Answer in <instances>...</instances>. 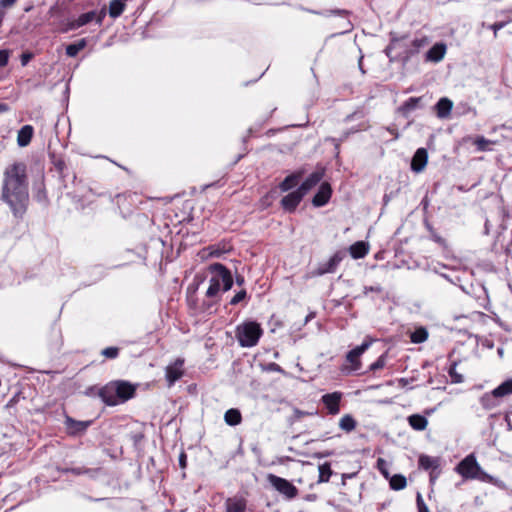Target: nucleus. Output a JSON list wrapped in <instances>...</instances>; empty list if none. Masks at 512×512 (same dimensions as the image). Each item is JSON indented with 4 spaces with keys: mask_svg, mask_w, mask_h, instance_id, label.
<instances>
[{
    "mask_svg": "<svg viewBox=\"0 0 512 512\" xmlns=\"http://www.w3.org/2000/svg\"><path fill=\"white\" fill-rule=\"evenodd\" d=\"M4 175L3 199L14 216L21 218L29 202L26 165L22 162L14 163L6 168Z\"/></svg>",
    "mask_w": 512,
    "mask_h": 512,
    "instance_id": "nucleus-1",
    "label": "nucleus"
},
{
    "mask_svg": "<svg viewBox=\"0 0 512 512\" xmlns=\"http://www.w3.org/2000/svg\"><path fill=\"white\" fill-rule=\"evenodd\" d=\"M136 387L128 381L115 380L98 390V396L108 406H116L133 398Z\"/></svg>",
    "mask_w": 512,
    "mask_h": 512,
    "instance_id": "nucleus-2",
    "label": "nucleus"
},
{
    "mask_svg": "<svg viewBox=\"0 0 512 512\" xmlns=\"http://www.w3.org/2000/svg\"><path fill=\"white\" fill-rule=\"evenodd\" d=\"M263 330L256 321H245L235 330L236 339L241 347H254L257 345Z\"/></svg>",
    "mask_w": 512,
    "mask_h": 512,
    "instance_id": "nucleus-3",
    "label": "nucleus"
},
{
    "mask_svg": "<svg viewBox=\"0 0 512 512\" xmlns=\"http://www.w3.org/2000/svg\"><path fill=\"white\" fill-rule=\"evenodd\" d=\"M455 471L464 479H477L482 481V474L486 472L481 468L474 454L467 455L455 467Z\"/></svg>",
    "mask_w": 512,
    "mask_h": 512,
    "instance_id": "nucleus-4",
    "label": "nucleus"
},
{
    "mask_svg": "<svg viewBox=\"0 0 512 512\" xmlns=\"http://www.w3.org/2000/svg\"><path fill=\"white\" fill-rule=\"evenodd\" d=\"M269 484L286 499L292 500L298 495V489L290 481L274 474L267 475Z\"/></svg>",
    "mask_w": 512,
    "mask_h": 512,
    "instance_id": "nucleus-5",
    "label": "nucleus"
},
{
    "mask_svg": "<svg viewBox=\"0 0 512 512\" xmlns=\"http://www.w3.org/2000/svg\"><path fill=\"white\" fill-rule=\"evenodd\" d=\"M212 279L217 280L222 285L223 291H228L233 286V277L231 272L221 263H213L209 266Z\"/></svg>",
    "mask_w": 512,
    "mask_h": 512,
    "instance_id": "nucleus-6",
    "label": "nucleus"
},
{
    "mask_svg": "<svg viewBox=\"0 0 512 512\" xmlns=\"http://www.w3.org/2000/svg\"><path fill=\"white\" fill-rule=\"evenodd\" d=\"M184 360L178 358L174 363L168 365L165 369V378L168 384V387H171L175 384L176 381L181 379L184 374L183 370Z\"/></svg>",
    "mask_w": 512,
    "mask_h": 512,
    "instance_id": "nucleus-7",
    "label": "nucleus"
},
{
    "mask_svg": "<svg viewBox=\"0 0 512 512\" xmlns=\"http://www.w3.org/2000/svg\"><path fill=\"white\" fill-rule=\"evenodd\" d=\"M304 193H302L298 188L287 195H285L281 201L280 205L282 209L286 212L292 213L296 210L298 205L304 198Z\"/></svg>",
    "mask_w": 512,
    "mask_h": 512,
    "instance_id": "nucleus-8",
    "label": "nucleus"
},
{
    "mask_svg": "<svg viewBox=\"0 0 512 512\" xmlns=\"http://www.w3.org/2000/svg\"><path fill=\"white\" fill-rule=\"evenodd\" d=\"M343 393L340 391H335L332 393L324 394L321 397V402L328 410V413L331 415H336L340 412V402L342 400Z\"/></svg>",
    "mask_w": 512,
    "mask_h": 512,
    "instance_id": "nucleus-9",
    "label": "nucleus"
},
{
    "mask_svg": "<svg viewBox=\"0 0 512 512\" xmlns=\"http://www.w3.org/2000/svg\"><path fill=\"white\" fill-rule=\"evenodd\" d=\"M344 258L343 252H336L328 261L320 263L314 272V275L321 276L328 273H334Z\"/></svg>",
    "mask_w": 512,
    "mask_h": 512,
    "instance_id": "nucleus-10",
    "label": "nucleus"
},
{
    "mask_svg": "<svg viewBox=\"0 0 512 512\" xmlns=\"http://www.w3.org/2000/svg\"><path fill=\"white\" fill-rule=\"evenodd\" d=\"M64 424L69 435L78 436L83 434L88 429V427L92 424V421H80L75 420L70 416H66Z\"/></svg>",
    "mask_w": 512,
    "mask_h": 512,
    "instance_id": "nucleus-11",
    "label": "nucleus"
},
{
    "mask_svg": "<svg viewBox=\"0 0 512 512\" xmlns=\"http://www.w3.org/2000/svg\"><path fill=\"white\" fill-rule=\"evenodd\" d=\"M331 194H332V189H331L330 184H328L326 182L322 183L320 185L317 193L312 198V204L315 207H322V206L326 205L331 198Z\"/></svg>",
    "mask_w": 512,
    "mask_h": 512,
    "instance_id": "nucleus-12",
    "label": "nucleus"
},
{
    "mask_svg": "<svg viewBox=\"0 0 512 512\" xmlns=\"http://www.w3.org/2000/svg\"><path fill=\"white\" fill-rule=\"evenodd\" d=\"M105 16H106V10L104 8L101 9L99 12L93 10V11H89V12L81 14L76 19V22L79 27H82V26L92 22L93 20H95L97 24L101 25Z\"/></svg>",
    "mask_w": 512,
    "mask_h": 512,
    "instance_id": "nucleus-13",
    "label": "nucleus"
},
{
    "mask_svg": "<svg viewBox=\"0 0 512 512\" xmlns=\"http://www.w3.org/2000/svg\"><path fill=\"white\" fill-rule=\"evenodd\" d=\"M303 175L304 170H298L286 176L284 180L279 184L280 191L288 192L295 188L303 178Z\"/></svg>",
    "mask_w": 512,
    "mask_h": 512,
    "instance_id": "nucleus-14",
    "label": "nucleus"
},
{
    "mask_svg": "<svg viewBox=\"0 0 512 512\" xmlns=\"http://www.w3.org/2000/svg\"><path fill=\"white\" fill-rule=\"evenodd\" d=\"M324 171L316 170L312 172L298 187V189L306 195L312 188H314L323 178Z\"/></svg>",
    "mask_w": 512,
    "mask_h": 512,
    "instance_id": "nucleus-15",
    "label": "nucleus"
},
{
    "mask_svg": "<svg viewBox=\"0 0 512 512\" xmlns=\"http://www.w3.org/2000/svg\"><path fill=\"white\" fill-rule=\"evenodd\" d=\"M428 161V153L425 148H418L411 161V169L416 173L424 170Z\"/></svg>",
    "mask_w": 512,
    "mask_h": 512,
    "instance_id": "nucleus-16",
    "label": "nucleus"
},
{
    "mask_svg": "<svg viewBox=\"0 0 512 512\" xmlns=\"http://www.w3.org/2000/svg\"><path fill=\"white\" fill-rule=\"evenodd\" d=\"M502 396L497 393V388L485 393L480 398V403L485 410H492L501 404Z\"/></svg>",
    "mask_w": 512,
    "mask_h": 512,
    "instance_id": "nucleus-17",
    "label": "nucleus"
},
{
    "mask_svg": "<svg viewBox=\"0 0 512 512\" xmlns=\"http://www.w3.org/2000/svg\"><path fill=\"white\" fill-rule=\"evenodd\" d=\"M373 342V339L367 337L363 343L355 348H353L352 350H350L347 355H346V359L348 362H350L351 364H359V357L371 346Z\"/></svg>",
    "mask_w": 512,
    "mask_h": 512,
    "instance_id": "nucleus-18",
    "label": "nucleus"
},
{
    "mask_svg": "<svg viewBox=\"0 0 512 512\" xmlns=\"http://www.w3.org/2000/svg\"><path fill=\"white\" fill-rule=\"evenodd\" d=\"M446 49H447L446 45L442 42L434 44L426 52V56H425L426 61H430V62H434V63L440 62L445 56Z\"/></svg>",
    "mask_w": 512,
    "mask_h": 512,
    "instance_id": "nucleus-19",
    "label": "nucleus"
},
{
    "mask_svg": "<svg viewBox=\"0 0 512 512\" xmlns=\"http://www.w3.org/2000/svg\"><path fill=\"white\" fill-rule=\"evenodd\" d=\"M434 108L438 118L447 119L451 114L453 102L447 97H442L435 104Z\"/></svg>",
    "mask_w": 512,
    "mask_h": 512,
    "instance_id": "nucleus-20",
    "label": "nucleus"
},
{
    "mask_svg": "<svg viewBox=\"0 0 512 512\" xmlns=\"http://www.w3.org/2000/svg\"><path fill=\"white\" fill-rule=\"evenodd\" d=\"M226 512H245L246 501L243 498L231 497L225 501Z\"/></svg>",
    "mask_w": 512,
    "mask_h": 512,
    "instance_id": "nucleus-21",
    "label": "nucleus"
},
{
    "mask_svg": "<svg viewBox=\"0 0 512 512\" xmlns=\"http://www.w3.org/2000/svg\"><path fill=\"white\" fill-rule=\"evenodd\" d=\"M62 473H72L74 475H88L91 478H95L99 473L98 468H86V467H66L59 469Z\"/></svg>",
    "mask_w": 512,
    "mask_h": 512,
    "instance_id": "nucleus-22",
    "label": "nucleus"
},
{
    "mask_svg": "<svg viewBox=\"0 0 512 512\" xmlns=\"http://www.w3.org/2000/svg\"><path fill=\"white\" fill-rule=\"evenodd\" d=\"M369 246L364 241H357L349 247V253L354 259H361L367 255Z\"/></svg>",
    "mask_w": 512,
    "mask_h": 512,
    "instance_id": "nucleus-23",
    "label": "nucleus"
},
{
    "mask_svg": "<svg viewBox=\"0 0 512 512\" xmlns=\"http://www.w3.org/2000/svg\"><path fill=\"white\" fill-rule=\"evenodd\" d=\"M419 466L424 470H431L432 473L435 470H438L440 467V460L436 457H431L428 455H421L419 457Z\"/></svg>",
    "mask_w": 512,
    "mask_h": 512,
    "instance_id": "nucleus-24",
    "label": "nucleus"
},
{
    "mask_svg": "<svg viewBox=\"0 0 512 512\" xmlns=\"http://www.w3.org/2000/svg\"><path fill=\"white\" fill-rule=\"evenodd\" d=\"M407 421L411 428L416 431H423L428 425V420L424 415L412 414L407 418Z\"/></svg>",
    "mask_w": 512,
    "mask_h": 512,
    "instance_id": "nucleus-25",
    "label": "nucleus"
},
{
    "mask_svg": "<svg viewBox=\"0 0 512 512\" xmlns=\"http://www.w3.org/2000/svg\"><path fill=\"white\" fill-rule=\"evenodd\" d=\"M33 136V127L30 125H24L19 131L17 136V143L20 147L27 146Z\"/></svg>",
    "mask_w": 512,
    "mask_h": 512,
    "instance_id": "nucleus-26",
    "label": "nucleus"
},
{
    "mask_svg": "<svg viewBox=\"0 0 512 512\" xmlns=\"http://www.w3.org/2000/svg\"><path fill=\"white\" fill-rule=\"evenodd\" d=\"M224 420L229 426H236L241 423L242 416L238 409H228L224 414Z\"/></svg>",
    "mask_w": 512,
    "mask_h": 512,
    "instance_id": "nucleus-27",
    "label": "nucleus"
},
{
    "mask_svg": "<svg viewBox=\"0 0 512 512\" xmlns=\"http://www.w3.org/2000/svg\"><path fill=\"white\" fill-rule=\"evenodd\" d=\"M421 100V97H410L399 107V111L404 116H407L411 111L415 110L418 107Z\"/></svg>",
    "mask_w": 512,
    "mask_h": 512,
    "instance_id": "nucleus-28",
    "label": "nucleus"
},
{
    "mask_svg": "<svg viewBox=\"0 0 512 512\" xmlns=\"http://www.w3.org/2000/svg\"><path fill=\"white\" fill-rule=\"evenodd\" d=\"M356 426L357 422L350 414H345L339 420L340 429L345 431L346 433L353 431L356 428Z\"/></svg>",
    "mask_w": 512,
    "mask_h": 512,
    "instance_id": "nucleus-29",
    "label": "nucleus"
},
{
    "mask_svg": "<svg viewBox=\"0 0 512 512\" xmlns=\"http://www.w3.org/2000/svg\"><path fill=\"white\" fill-rule=\"evenodd\" d=\"M389 485L392 490L399 491L406 487L407 480L406 477L402 474H395L393 476H389Z\"/></svg>",
    "mask_w": 512,
    "mask_h": 512,
    "instance_id": "nucleus-30",
    "label": "nucleus"
},
{
    "mask_svg": "<svg viewBox=\"0 0 512 512\" xmlns=\"http://www.w3.org/2000/svg\"><path fill=\"white\" fill-rule=\"evenodd\" d=\"M428 335L429 334L427 329L423 326H420L410 334V340L412 343L420 344L427 340Z\"/></svg>",
    "mask_w": 512,
    "mask_h": 512,
    "instance_id": "nucleus-31",
    "label": "nucleus"
},
{
    "mask_svg": "<svg viewBox=\"0 0 512 512\" xmlns=\"http://www.w3.org/2000/svg\"><path fill=\"white\" fill-rule=\"evenodd\" d=\"M87 46V40L85 38L80 39L76 43L67 45L66 54L69 57H76L78 53Z\"/></svg>",
    "mask_w": 512,
    "mask_h": 512,
    "instance_id": "nucleus-32",
    "label": "nucleus"
},
{
    "mask_svg": "<svg viewBox=\"0 0 512 512\" xmlns=\"http://www.w3.org/2000/svg\"><path fill=\"white\" fill-rule=\"evenodd\" d=\"M125 4L123 0H111L109 4V15L112 18H118L124 11Z\"/></svg>",
    "mask_w": 512,
    "mask_h": 512,
    "instance_id": "nucleus-33",
    "label": "nucleus"
},
{
    "mask_svg": "<svg viewBox=\"0 0 512 512\" xmlns=\"http://www.w3.org/2000/svg\"><path fill=\"white\" fill-rule=\"evenodd\" d=\"M318 470H319L318 483L328 482L332 475V470H331L330 464L328 462L323 463V464L319 465Z\"/></svg>",
    "mask_w": 512,
    "mask_h": 512,
    "instance_id": "nucleus-34",
    "label": "nucleus"
},
{
    "mask_svg": "<svg viewBox=\"0 0 512 512\" xmlns=\"http://www.w3.org/2000/svg\"><path fill=\"white\" fill-rule=\"evenodd\" d=\"M482 482L490 483L502 490L507 489V485L505 484L504 481H502L501 479L495 478V477L489 475L488 473L482 474Z\"/></svg>",
    "mask_w": 512,
    "mask_h": 512,
    "instance_id": "nucleus-35",
    "label": "nucleus"
},
{
    "mask_svg": "<svg viewBox=\"0 0 512 512\" xmlns=\"http://www.w3.org/2000/svg\"><path fill=\"white\" fill-rule=\"evenodd\" d=\"M497 388V393L502 397L512 394V378L502 382Z\"/></svg>",
    "mask_w": 512,
    "mask_h": 512,
    "instance_id": "nucleus-36",
    "label": "nucleus"
},
{
    "mask_svg": "<svg viewBox=\"0 0 512 512\" xmlns=\"http://www.w3.org/2000/svg\"><path fill=\"white\" fill-rule=\"evenodd\" d=\"M457 362H452L448 369V374L452 379L453 383H462L463 376L456 371Z\"/></svg>",
    "mask_w": 512,
    "mask_h": 512,
    "instance_id": "nucleus-37",
    "label": "nucleus"
},
{
    "mask_svg": "<svg viewBox=\"0 0 512 512\" xmlns=\"http://www.w3.org/2000/svg\"><path fill=\"white\" fill-rule=\"evenodd\" d=\"M209 282H210V284L206 291V296L209 298H212L218 294V292L221 289V286H220V283L217 282V280H213L212 278H210Z\"/></svg>",
    "mask_w": 512,
    "mask_h": 512,
    "instance_id": "nucleus-38",
    "label": "nucleus"
},
{
    "mask_svg": "<svg viewBox=\"0 0 512 512\" xmlns=\"http://www.w3.org/2000/svg\"><path fill=\"white\" fill-rule=\"evenodd\" d=\"M491 143L492 142L490 140L483 136H478L474 141L478 151H486L488 149V145Z\"/></svg>",
    "mask_w": 512,
    "mask_h": 512,
    "instance_id": "nucleus-39",
    "label": "nucleus"
},
{
    "mask_svg": "<svg viewBox=\"0 0 512 512\" xmlns=\"http://www.w3.org/2000/svg\"><path fill=\"white\" fill-rule=\"evenodd\" d=\"M101 354L108 359H115L119 355V348L117 347H106L101 351Z\"/></svg>",
    "mask_w": 512,
    "mask_h": 512,
    "instance_id": "nucleus-40",
    "label": "nucleus"
},
{
    "mask_svg": "<svg viewBox=\"0 0 512 512\" xmlns=\"http://www.w3.org/2000/svg\"><path fill=\"white\" fill-rule=\"evenodd\" d=\"M386 364V354H382L378 357V359L372 363L369 367L370 371H376L382 369Z\"/></svg>",
    "mask_w": 512,
    "mask_h": 512,
    "instance_id": "nucleus-41",
    "label": "nucleus"
},
{
    "mask_svg": "<svg viewBox=\"0 0 512 512\" xmlns=\"http://www.w3.org/2000/svg\"><path fill=\"white\" fill-rule=\"evenodd\" d=\"M425 43H426L425 39H414L412 41L411 49L407 52L408 56H411V55H413L415 53H418L420 48L423 47L425 45Z\"/></svg>",
    "mask_w": 512,
    "mask_h": 512,
    "instance_id": "nucleus-42",
    "label": "nucleus"
},
{
    "mask_svg": "<svg viewBox=\"0 0 512 512\" xmlns=\"http://www.w3.org/2000/svg\"><path fill=\"white\" fill-rule=\"evenodd\" d=\"M511 21L510 19L507 20V21H500V22H496L494 24H490L487 26L488 29H491L493 31V34H494V38H497L498 36V31L501 30L502 28H504L507 23Z\"/></svg>",
    "mask_w": 512,
    "mask_h": 512,
    "instance_id": "nucleus-43",
    "label": "nucleus"
},
{
    "mask_svg": "<svg viewBox=\"0 0 512 512\" xmlns=\"http://www.w3.org/2000/svg\"><path fill=\"white\" fill-rule=\"evenodd\" d=\"M377 468L381 472V474L388 479L389 478V472L387 469V463L383 458H378L377 460Z\"/></svg>",
    "mask_w": 512,
    "mask_h": 512,
    "instance_id": "nucleus-44",
    "label": "nucleus"
},
{
    "mask_svg": "<svg viewBox=\"0 0 512 512\" xmlns=\"http://www.w3.org/2000/svg\"><path fill=\"white\" fill-rule=\"evenodd\" d=\"M247 296L246 290L242 289L237 292L230 300L231 305H237L241 301H243Z\"/></svg>",
    "mask_w": 512,
    "mask_h": 512,
    "instance_id": "nucleus-45",
    "label": "nucleus"
},
{
    "mask_svg": "<svg viewBox=\"0 0 512 512\" xmlns=\"http://www.w3.org/2000/svg\"><path fill=\"white\" fill-rule=\"evenodd\" d=\"M10 51L7 49L0 50V68L6 66L9 61Z\"/></svg>",
    "mask_w": 512,
    "mask_h": 512,
    "instance_id": "nucleus-46",
    "label": "nucleus"
},
{
    "mask_svg": "<svg viewBox=\"0 0 512 512\" xmlns=\"http://www.w3.org/2000/svg\"><path fill=\"white\" fill-rule=\"evenodd\" d=\"M416 503H417L418 512H430L427 505L424 503L423 498L420 493H417Z\"/></svg>",
    "mask_w": 512,
    "mask_h": 512,
    "instance_id": "nucleus-47",
    "label": "nucleus"
},
{
    "mask_svg": "<svg viewBox=\"0 0 512 512\" xmlns=\"http://www.w3.org/2000/svg\"><path fill=\"white\" fill-rule=\"evenodd\" d=\"M80 28L78 25H77V22L76 20H73V21H70L66 24V26L64 28L61 29V32L63 33H67L69 31H72V30H76Z\"/></svg>",
    "mask_w": 512,
    "mask_h": 512,
    "instance_id": "nucleus-48",
    "label": "nucleus"
},
{
    "mask_svg": "<svg viewBox=\"0 0 512 512\" xmlns=\"http://www.w3.org/2000/svg\"><path fill=\"white\" fill-rule=\"evenodd\" d=\"M32 58H33L32 53H30V52L23 53L20 58L22 66H26Z\"/></svg>",
    "mask_w": 512,
    "mask_h": 512,
    "instance_id": "nucleus-49",
    "label": "nucleus"
},
{
    "mask_svg": "<svg viewBox=\"0 0 512 512\" xmlns=\"http://www.w3.org/2000/svg\"><path fill=\"white\" fill-rule=\"evenodd\" d=\"M17 0H0V8L7 9L14 6Z\"/></svg>",
    "mask_w": 512,
    "mask_h": 512,
    "instance_id": "nucleus-50",
    "label": "nucleus"
},
{
    "mask_svg": "<svg viewBox=\"0 0 512 512\" xmlns=\"http://www.w3.org/2000/svg\"><path fill=\"white\" fill-rule=\"evenodd\" d=\"M179 466L182 469H185L187 466V455L185 454V452H181L179 455Z\"/></svg>",
    "mask_w": 512,
    "mask_h": 512,
    "instance_id": "nucleus-51",
    "label": "nucleus"
},
{
    "mask_svg": "<svg viewBox=\"0 0 512 512\" xmlns=\"http://www.w3.org/2000/svg\"><path fill=\"white\" fill-rule=\"evenodd\" d=\"M441 276L446 279L447 281H449L450 283L454 284V285H458V282L460 281V278L458 276L452 278L450 277L449 275L447 274H441Z\"/></svg>",
    "mask_w": 512,
    "mask_h": 512,
    "instance_id": "nucleus-52",
    "label": "nucleus"
},
{
    "mask_svg": "<svg viewBox=\"0 0 512 512\" xmlns=\"http://www.w3.org/2000/svg\"><path fill=\"white\" fill-rule=\"evenodd\" d=\"M55 167L62 174L64 169L66 168V164L63 160L60 159L55 162Z\"/></svg>",
    "mask_w": 512,
    "mask_h": 512,
    "instance_id": "nucleus-53",
    "label": "nucleus"
},
{
    "mask_svg": "<svg viewBox=\"0 0 512 512\" xmlns=\"http://www.w3.org/2000/svg\"><path fill=\"white\" fill-rule=\"evenodd\" d=\"M245 283V279L241 275L236 276V284L242 286Z\"/></svg>",
    "mask_w": 512,
    "mask_h": 512,
    "instance_id": "nucleus-54",
    "label": "nucleus"
},
{
    "mask_svg": "<svg viewBox=\"0 0 512 512\" xmlns=\"http://www.w3.org/2000/svg\"><path fill=\"white\" fill-rule=\"evenodd\" d=\"M315 317V313L314 312H311L309 313L306 318H305V324H307L311 319H313Z\"/></svg>",
    "mask_w": 512,
    "mask_h": 512,
    "instance_id": "nucleus-55",
    "label": "nucleus"
},
{
    "mask_svg": "<svg viewBox=\"0 0 512 512\" xmlns=\"http://www.w3.org/2000/svg\"><path fill=\"white\" fill-rule=\"evenodd\" d=\"M484 233L486 235L489 234V221L488 220L485 221V231H484Z\"/></svg>",
    "mask_w": 512,
    "mask_h": 512,
    "instance_id": "nucleus-56",
    "label": "nucleus"
},
{
    "mask_svg": "<svg viewBox=\"0 0 512 512\" xmlns=\"http://www.w3.org/2000/svg\"><path fill=\"white\" fill-rule=\"evenodd\" d=\"M4 17H5V13L4 11L0 10V26L2 25V22L4 20Z\"/></svg>",
    "mask_w": 512,
    "mask_h": 512,
    "instance_id": "nucleus-57",
    "label": "nucleus"
},
{
    "mask_svg": "<svg viewBox=\"0 0 512 512\" xmlns=\"http://www.w3.org/2000/svg\"><path fill=\"white\" fill-rule=\"evenodd\" d=\"M362 59H363V57H360L358 65H359V69L361 70V72L365 73V71L363 70V67H362Z\"/></svg>",
    "mask_w": 512,
    "mask_h": 512,
    "instance_id": "nucleus-58",
    "label": "nucleus"
},
{
    "mask_svg": "<svg viewBox=\"0 0 512 512\" xmlns=\"http://www.w3.org/2000/svg\"><path fill=\"white\" fill-rule=\"evenodd\" d=\"M7 110V105L0 103V112H4Z\"/></svg>",
    "mask_w": 512,
    "mask_h": 512,
    "instance_id": "nucleus-59",
    "label": "nucleus"
},
{
    "mask_svg": "<svg viewBox=\"0 0 512 512\" xmlns=\"http://www.w3.org/2000/svg\"><path fill=\"white\" fill-rule=\"evenodd\" d=\"M506 13L508 14V16H509L510 20L512 21V7H511L510 9H508V10L506 11Z\"/></svg>",
    "mask_w": 512,
    "mask_h": 512,
    "instance_id": "nucleus-60",
    "label": "nucleus"
},
{
    "mask_svg": "<svg viewBox=\"0 0 512 512\" xmlns=\"http://www.w3.org/2000/svg\"><path fill=\"white\" fill-rule=\"evenodd\" d=\"M349 134H350V132L344 133L343 136L340 138V140L343 141L344 139H346L348 137Z\"/></svg>",
    "mask_w": 512,
    "mask_h": 512,
    "instance_id": "nucleus-61",
    "label": "nucleus"
},
{
    "mask_svg": "<svg viewBox=\"0 0 512 512\" xmlns=\"http://www.w3.org/2000/svg\"><path fill=\"white\" fill-rule=\"evenodd\" d=\"M272 367H273V369H274V370H276V371H279V370H280V367H279V365H277V364H272Z\"/></svg>",
    "mask_w": 512,
    "mask_h": 512,
    "instance_id": "nucleus-62",
    "label": "nucleus"
},
{
    "mask_svg": "<svg viewBox=\"0 0 512 512\" xmlns=\"http://www.w3.org/2000/svg\"><path fill=\"white\" fill-rule=\"evenodd\" d=\"M352 118H353V115H352V114H351V115H348V116L346 117V121H350Z\"/></svg>",
    "mask_w": 512,
    "mask_h": 512,
    "instance_id": "nucleus-63",
    "label": "nucleus"
},
{
    "mask_svg": "<svg viewBox=\"0 0 512 512\" xmlns=\"http://www.w3.org/2000/svg\"><path fill=\"white\" fill-rule=\"evenodd\" d=\"M432 411H433V410H427L425 413H426L427 415H430V414L432 413Z\"/></svg>",
    "mask_w": 512,
    "mask_h": 512,
    "instance_id": "nucleus-64",
    "label": "nucleus"
}]
</instances>
